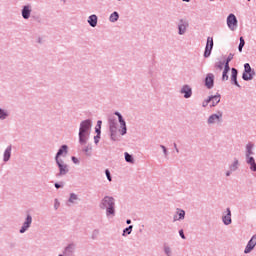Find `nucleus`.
Masks as SVG:
<instances>
[{"mask_svg": "<svg viewBox=\"0 0 256 256\" xmlns=\"http://www.w3.org/2000/svg\"><path fill=\"white\" fill-rule=\"evenodd\" d=\"M91 127H93V121H91V119L83 120L80 123L78 133V141L80 145H87V141H89L91 135Z\"/></svg>", "mask_w": 256, "mask_h": 256, "instance_id": "1", "label": "nucleus"}, {"mask_svg": "<svg viewBox=\"0 0 256 256\" xmlns=\"http://www.w3.org/2000/svg\"><path fill=\"white\" fill-rule=\"evenodd\" d=\"M99 208L106 211L108 219L115 217V199L113 196H104L99 203Z\"/></svg>", "mask_w": 256, "mask_h": 256, "instance_id": "2", "label": "nucleus"}, {"mask_svg": "<svg viewBox=\"0 0 256 256\" xmlns=\"http://www.w3.org/2000/svg\"><path fill=\"white\" fill-rule=\"evenodd\" d=\"M109 133L111 141H120L121 136L119 135V125L114 117L108 119Z\"/></svg>", "mask_w": 256, "mask_h": 256, "instance_id": "3", "label": "nucleus"}, {"mask_svg": "<svg viewBox=\"0 0 256 256\" xmlns=\"http://www.w3.org/2000/svg\"><path fill=\"white\" fill-rule=\"evenodd\" d=\"M223 123V111L211 114L207 119V125H221Z\"/></svg>", "mask_w": 256, "mask_h": 256, "instance_id": "4", "label": "nucleus"}, {"mask_svg": "<svg viewBox=\"0 0 256 256\" xmlns=\"http://www.w3.org/2000/svg\"><path fill=\"white\" fill-rule=\"evenodd\" d=\"M31 225H33V216L31 214H26V217L24 219V222L22 223V226L19 230V233L23 235V233H27L29 229H31Z\"/></svg>", "mask_w": 256, "mask_h": 256, "instance_id": "5", "label": "nucleus"}, {"mask_svg": "<svg viewBox=\"0 0 256 256\" xmlns=\"http://www.w3.org/2000/svg\"><path fill=\"white\" fill-rule=\"evenodd\" d=\"M227 27L230 29V31H237V27L239 25V21L237 20V16L235 14L231 13L227 16L226 19Z\"/></svg>", "mask_w": 256, "mask_h": 256, "instance_id": "6", "label": "nucleus"}, {"mask_svg": "<svg viewBox=\"0 0 256 256\" xmlns=\"http://www.w3.org/2000/svg\"><path fill=\"white\" fill-rule=\"evenodd\" d=\"M254 75H255V70L251 68V65L249 63H245L244 72L242 74L243 81H252Z\"/></svg>", "mask_w": 256, "mask_h": 256, "instance_id": "7", "label": "nucleus"}, {"mask_svg": "<svg viewBox=\"0 0 256 256\" xmlns=\"http://www.w3.org/2000/svg\"><path fill=\"white\" fill-rule=\"evenodd\" d=\"M56 165L59 169V173L56 174V177H63L69 173V166L63 160H55Z\"/></svg>", "mask_w": 256, "mask_h": 256, "instance_id": "8", "label": "nucleus"}, {"mask_svg": "<svg viewBox=\"0 0 256 256\" xmlns=\"http://www.w3.org/2000/svg\"><path fill=\"white\" fill-rule=\"evenodd\" d=\"M114 115H117L118 121L120 123V135H127V122H125L123 115H121L119 112H114Z\"/></svg>", "mask_w": 256, "mask_h": 256, "instance_id": "9", "label": "nucleus"}, {"mask_svg": "<svg viewBox=\"0 0 256 256\" xmlns=\"http://www.w3.org/2000/svg\"><path fill=\"white\" fill-rule=\"evenodd\" d=\"M180 94L183 95L184 99H191L193 97V88L188 84H184L180 89Z\"/></svg>", "mask_w": 256, "mask_h": 256, "instance_id": "10", "label": "nucleus"}, {"mask_svg": "<svg viewBox=\"0 0 256 256\" xmlns=\"http://www.w3.org/2000/svg\"><path fill=\"white\" fill-rule=\"evenodd\" d=\"M213 37H208L207 38V43L205 46V51H204V57L207 59L208 57H211V52L213 51Z\"/></svg>", "mask_w": 256, "mask_h": 256, "instance_id": "11", "label": "nucleus"}, {"mask_svg": "<svg viewBox=\"0 0 256 256\" xmlns=\"http://www.w3.org/2000/svg\"><path fill=\"white\" fill-rule=\"evenodd\" d=\"M32 11L33 7L31 6V4L24 5L21 10L22 19H30Z\"/></svg>", "mask_w": 256, "mask_h": 256, "instance_id": "12", "label": "nucleus"}, {"mask_svg": "<svg viewBox=\"0 0 256 256\" xmlns=\"http://www.w3.org/2000/svg\"><path fill=\"white\" fill-rule=\"evenodd\" d=\"M68 149H69V146L67 145H62L58 152L56 153V156H55V161H62L63 159L59 158V157H66L67 156V153H68Z\"/></svg>", "mask_w": 256, "mask_h": 256, "instance_id": "13", "label": "nucleus"}, {"mask_svg": "<svg viewBox=\"0 0 256 256\" xmlns=\"http://www.w3.org/2000/svg\"><path fill=\"white\" fill-rule=\"evenodd\" d=\"M187 27H189V22L180 19L178 23V35H185L187 33Z\"/></svg>", "mask_w": 256, "mask_h": 256, "instance_id": "14", "label": "nucleus"}, {"mask_svg": "<svg viewBox=\"0 0 256 256\" xmlns=\"http://www.w3.org/2000/svg\"><path fill=\"white\" fill-rule=\"evenodd\" d=\"M204 82H205V87L207 89H213L215 85V75H213V73H208L206 75Z\"/></svg>", "mask_w": 256, "mask_h": 256, "instance_id": "15", "label": "nucleus"}, {"mask_svg": "<svg viewBox=\"0 0 256 256\" xmlns=\"http://www.w3.org/2000/svg\"><path fill=\"white\" fill-rule=\"evenodd\" d=\"M255 246H256V234L253 235V236L251 237V239L248 241V243H247V245H246V247H245V249H244V253H245L246 255L249 254V253H251V251H252L253 249H255Z\"/></svg>", "mask_w": 256, "mask_h": 256, "instance_id": "16", "label": "nucleus"}, {"mask_svg": "<svg viewBox=\"0 0 256 256\" xmlns=\"http://www.w3.org/2000/svg\"><path fill=\"white\" fill-rule=\"evenodd\" d=\"M222 222L224 225H231L233 223L231 219V208H227L226 212L223 213Z\"/></svg>", "mask_w": 256, "mask_h": 256, "instance_id": "17", "label": "nucleus"}, {"mask_svg": "<svg viewBox=\"0 0 256 256\" xmlns=\"http://www.w3.org/2000/svg\"><path fill=\"white\" fill-rule=\"evenodd\" d=\"M13 151V146L9 145L6 147L3 153V162L8 163L11 160V153Z\"/></svg>", "mask_w": 256, "mask_h": 256, "instance_id": "18", "label": "nucleus"}, {"mask_svg": "<svg viewBox=\"0 0 256 256\" xmlns=\"http://www.w3.org/2000/svg\"><path fill=\"white\" fill-rule=\"evenodd\" d=\"M79 196L75 193H70L69 199L66 202L67 207H71V205H77V202H79Z\"/></svg>", "mask_w": 256, "mask_h": 256, "instance_id": "19", "label": "nucleus"}, {"mask_svg": "<svg viewBox=\"0 0 256 256\" xmlns=\"http://www.w3.org/2000/svg\"><path fill=\"white\" fill-rule=\"evenodd\" d=\"M255 149V144L252 142H248L245 146V157H250L255 155V152L253 151Z\"/></svg>", "mask_w": 256, "mask_h": 256, "instance_id": "20", "label": "nucleus"}, {"mask_svg": "<svg viewBox=\"0 0 256 256\" xmlns=\"http://www.w3.org/2000/svg\"><path fill=\"white\" fill-rule=\"evenodd\" d=\"M76 245L75 243H70L64 248V255L66 256H73V253H75Z\"/></svg>", "mask_w": 256, "mask_h": 256, "instance_id": "21", "label": "nucleus"}, {"mask_svg": "<svg viewBox=\"0 0 256 256\" xmlns=\"http://www.w3.org/2000/svg\"><path fill=\"white\" fill-rule=\"evenodd\" d=\"M183 219H185V210L177 208L173 221H183Z\"/></svg>", "mask_w": 256, "mask_h": 256, "instance_id": "22", "label": "nucleus"}, {"mask_svg": "<svg viewBox=\"0 0 256 256\" xmlns=\"http://www.w3.org/2000/svg\"><path fill=\"white\" fill-rule=\"evenodd\" d=\"M231 82L236 85V87H241V85H239V82L237 81V75H239V71L237 70V68H231Z\"/></svg>", "mask_w": 256, "mask_h": 256, "instance_id": "23", "label": "nucleus"}, {"mask_svg": "<svg viewBox=\"0 0 256 256\" xmlns=\"http://www.w3.org/2000/svg\"><path fill=\"white\" fill-rule=\"evenodd\" d=\"M211 99V105L210 107H217V105H219V103H221V94H217V95H212L210 96Z\"/></svg>", "mask_w": 256, "mask_h": 256, "instance_id": "24", "label": "nucleus"}, {"mask_svg": "<svg viewBox=\"0 0 256 256\" xmlns=\"http://www.w3.org/2000/svg\"><path fill=\"white\" fill-rule=\"evenodd\" d=\"M82 152L86 155V157H91V155H93V146L91 144L85 145L82 148Z\"/></svg>", "mask_w": 256, "mask_h": 256, "instance_id": "25", "label": "nucleus"}, {"mask_svg": "<svg viewBox=\"0 0 256 256\" xmlns=\"http://www.w3.org/2000/svg\"><path fill=\"white\" fill-rule=\"evenodd\" d=\"M229 71H231V67L228 64H224V70L222 72V81H229V75H227Z\"/></svg>", "mask_w": 256, "mask_h": 256, "instance_id": "26", "label": "nucleus"}, {"mask_svg": "<svg viewBox=\"0 0 256 256\" xmlns=\"http://www.w3.org/2000/svg\"><path fill=\"white\" fill-rule=\"evenodd\" d=\"M97 15L92 14L88 17V24L90 25V27H97Z\"/></svg>", "mask_w": 256, "mask_h": 256, "instance_id": "27", "label": "nucleus"}, {"mask_svg": "<svg viewBox=\"0 0 256 256\" xmlns=\"http://www.w3.org/2000/svg\"><path fill=\"white\" fill-rule=\"evenodd\" d=\"M229 169H230V171L235 173V171H237V169H239V159L234 158L233 162L229 165Z\"/></svg>", "mask_w": 256, "mask_h": 256, "instance_id": "28", "label": "nucleus"}, {"mask_svg": "<svg viewBox=\"0 0 256 256\" xmlns=\"http://www.w3.org/2000/svg\"><path fill=\"white\" fill-rule=\"evenodd\" d=\"M109 21L110 23H117V21H119V12L114 11L112 14H110Z\"/></svg>", "mask_w": 256, "mask_h": 256, "instance_id": "29", "label": "nucleus"}, {"mask_svg": "<svg viewBox=\"0 0 256 256\" xmlns=\"http://www.w3.org/2000/svg\"><path fill=\"white\" fill-rule=\"evenodd\" d=\"M9 117V112L7 110L0 108V121H5Z\"/></svg>", "mask_w": 256, "mask_h": 256, "instance_id": "30", "label": "nucleus"}, {"mask_svg": "<svg viewBox=\"0 0 256 256\" xmlns=\"http://www.w3.org/2000/svg\"><path fill=\"white\" fill-rule=\"evenodd\" d=\"M125 161L126 163H135V159L133 158V155L129 154L128 152L124 153Z\"/></svg>", "mask_w": 256, "mask_h": 256, "instance_id": "31", "label": "nucleus"}, {"mask_svg": "<svg viewBox=\"0 0 256 256\" xmlns=\"http://www.w3.org/2000/svg\"><path fill=\"white\" fill-rule=\"evenodd\" d=\"M132 232H133V225H130L123 230L122 235H123V237H127V235H131Z\"/></svg>", "mask_w": 256, "mask_h": 256, "instance_id": "32", "label": "nucleus"}, {"mask_svg": "<svg viewBox=\"0 0 256 256\" xmlns=\"http://www.w3.org/2000/svg\"><path fill=\"white\" fill-rule=\"evenodd\" d=\"M244 47H245V39L243 37H240V43L238 45L239 53H243V48Z\"/></svg>", "mask_w": 256, "mask_h": 256, "instance_id": "33", "label": "nucleus"}, {"mask_svg": "<svg viewBox=\"0 0 256 256\" xmlns=\"http://www.w3.org/2000/svg\"><path fill=\"white\" fill-rule=\"evenodd\" d=\"M96 136H94V143L97 145L99 143V140L101 139V131L99 129H96Z\"/></svg>", "mask_w": 256, "mask_h": 256, "instance_id": "34", "label": "nucleus"}, {"mask_svg": "<svg viewBox=\"0 0 256 256\" xmlns=\"http://www.w3.org/2000/svg\"><path fill=\"white\" fill-rule=\"evenodd\" d=\"M223 66H225V62L219 61L215 63V68L219 69L220 71L223 70Z\"/></svg>", "mask_w": 256, "mask_h": 256, "instance_id": "35", "label": "nucleus"}, {"mask_svg": "<svg viewBox=\"0 0 256 256\" xmlns=\"http://www.w3.org/2000/svg\"><path fill=\"white\" fill-rule=\"evenodd\" d=\"M247 165H250V170L253 171L254 173L256 172V162L255 160L252 162H248Z\"/></svg>", "mask_w": 256, "mask_h": 256, "instance_id": "36", "label": "nucleus"}, {"mask_svg": "<svg viewBox=\"0 0 256 256\" xmlns=\"http://www.w3.org/2000/svg\"><path fill=\"white\" fill-rule=\"evenodd\" d=\"M160 148L163 151L164 157H168L169 156V151L167 150V147H165V145H160Z\"/></svg>", "mask_w": 256, "mask_h": 256, "instance_id": "37", "label": "nucleus"}, {"mask_svg": "<svg viewBox=\"0 0 256 256\" xmlns=\"http://www.w3.org/2000/svg\"><path fill=\"white\" fill-rule=\"evenodd\" d=\"M211 103V96H209L207 99H205L203 102H202V107H207V105H209Z\"/></svg>", "mask_w": 256, "mask_h": 256, "instance_id": "38", "label": "nucleus"}, {"mask_svg": "<svg viewBox=\"0 0 256 256\" xmlns=\"http://www.w3.org/2000/svg\"><path fill=\"white\" fill-rule=\"evenodd\" d=\"M105 175H106L108 181H110V182L113 181V177H111V171H109V169L105 170Z\"/></svg>", "mask_w": 256, "mask_h": 256, "instance_id": "39", "label": "nucleus"}, {"mask_svg": "<svg viewBox=\"0 0 256 256\" xmlns=\"http://www.w3.org/2000/svg\"><path fill=\"white\" fill-rule=\"evenodd\" d=\"M164 253L166 256H171V247L164 246Z\"/></svg>", "mask_w": 256, "mask_h": 256, "instance_id": "40", "label": "nucleus"}, {"mask_svg": "<svg viewBox=\"0 0 256 256\" xmlns=\"http://www.w3.org/2000/svg\"><path fill=\"white\" fill-rule=\"evenodd\" d=\"M233 57H234V55L230 53L225 61V65H229V63H231V61H233Z\"/></svg>", "mask_w": 256, "mask_h": 256, "instance_id": "41", "label": "nucleus"}, {"mask_svg": "<svg viewBox=\"0 0 256 256\" xmlns=\"http://www.w3.org/2000/svg\"><path fill=\"white\" fill-rule=\"evenodd\" d=\"M59 207H61V203L59 202V199H55L54 200V209H55V211H57V209H59Z\"/></svg>", "mask_w": 256, "mask_h": 256, "instance_id": "42", "label": "nucleus"}, {"mask_svg": "<svg viewBox=\"0 0 256 256\" xmlns=\"http://www.w3.org/2000/svg\"><path fill=\"white\" fill-rule=\"evenodd\" d=\"M245 159L247 164L255 161V158L253 156H245Z\"/></svg>", "mask_w": 256, "mask_h": 256, "instance_id": "43", "label": "nucleus"}, {"mask_svg": "<svg viewBox=\"0 0 256 256\" xmlns=\"http://www.w3.org/2000/svg\"><path fill=\"white\" fill-rule=\"evenodd\" d=\"M96 237H99V229H95L92 232V239H95Z\"/></svg>", "mask_w": 256, "mask_h": 256, "instance_id": "44", "label": "nucleus"}, {"mask_svg": "<svg viewBox=\"0 0 256 256\" xmlns=\"http://www.w3.org/2000/svg\"><path fill=\"white\" fill-rule=\"evenodd\" d=\"M102 121L101 120H98L97 121V126H96V128H95V131L97 132V129H99V131H101V125H102Z\"/></svg>", "mask_w": 256, "mask_h": 256, "instance_id": "45", "label": "nucleus"}, {"mask_svg": "<svg viewBox=\"0 0 256 256\" xmlns=\"http://www.w3.org/2000/svg\"><path fill=\"white\" fill-rule=\"evenodd\" d=\"M54 187H55L56 189H63V183H55V184H54Z\"/></svg>", "mask_w": 256, "mask_h": 256, "instance_id": "46", "label": "nucleus"}, {"mask_svg": "<svg viewBox=\"0 0 256 256\" xmlns=\"http://www.w3.org/2000/svg\"><path fill=\"white\" fill-rule=\"evenodd\" d=\"M72 162H73L75 165H79V159H77V157H75V156H72Z\"/></svg>", "mask_w": 256, "mask_h": 256, "instance_id": "47", "label": "nucleus"}, {"mask_svg": "<svg viewBox=\"0 0 256 256\" xmlns=\"http://www.w3.org/2000/svg\"><path fill=\"white\" fill-rule=\"evenodd\" d=\"M179 235H180L181 239H186L185 232H183V229L179 230Z\"/></svg>", "mask_w": 256, "mask_h": 256, "instance_id": "48", "label": "nucleus"}, {"mask_svg": "<svg viewBox=\"0 0 256 256\" xmlns=\"http://www.w3.org/2000/svg\"><path fill=\"white\" fill-rule=\"evenodd\" d=\"M233 173V171H231V169L227 170L225 175L226 177H231V174Z\"/></svg>", "mask_w": 256, "mask_h": 256, "instance_id": "49", "label": "nucleus"}, {"mask_svg": "<svg viewBox=\"0 0 256 256\" xmlns=\"http://www.w3.org/2000/svg\"><path fill=\"white\" fill-rule=\"evenodd\" d=\"M173 145H174V149H175L176 153H179V148H177V143H174Z\"/></svg>", "mask_w": 256, "mask_h": 256, "instance_id": "50", "label": "nucleus"}, {"mask_svg": "<svg viewBox=\"0 0 256 256\" xmlns=\"http://www.w3.org/2000/svg\"><path fill=\"white\" fill-rule=\"evenodd\" d=\"M126 224H127V225H131V219H127V220H126Z\"/></svg>", "mask_w": 256, "mask_h": 256, "instance_id": "51", "label": "nucleus"}, {"mask_svg": "<svg viewBox=\"0 0 256 256\" xmlns=\"http://www.w3.org/2000/svg\"><path fill=\"white\" fill-rule=\"evenodd\" d=\"M182 1H184L185 3H189V1H191V0H182Z\"/></svg>", "mask_w": 256, "mask_h": 256, "instance_id": "52", "label": "nucleus"}, {"mask_svg": "<svg viewBox=\"0 0 256 256\" xmlns=\"http://www.w3.org/2000/svg\"><path fill=\"white\" fill-rule=\"evenodd\" d=\"M209 1L213 2V1H215V0H209Z\"/></svg>", "mask_w": 256, "mask_h": 256, "instance_id": "53", "label": "nucleus"}, {"mask_svg": "<svg viewBox=\"0 0 256 256\" xmlns=\"http://www.w3.org/2000/svg\"><path fill=\"white\" fill-rule=\"evenodd\" d=\"M118 1H122V0H118Z\"/></svg>", "mask_w": 256, "mask_h": 256, "instance_id": "54", "label": "nucleus"}]
</instances>
